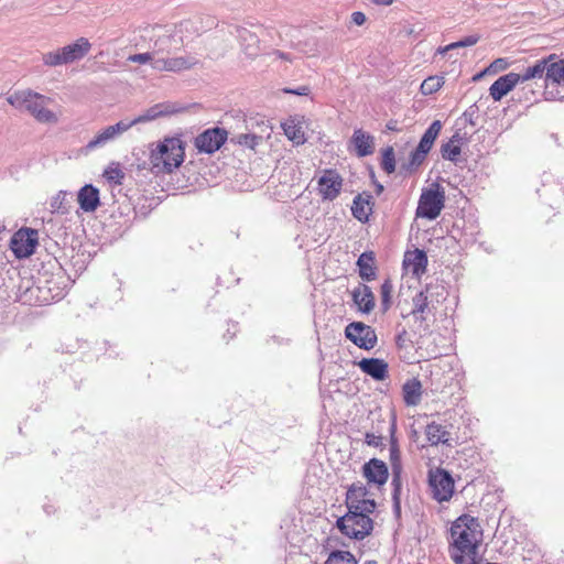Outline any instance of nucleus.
<instances>
[{
  "mask_svg": "<svg viewBox=\"0 0 564 564\" xmlns=\"http://www.w3.org/2000/svg\"><path fill=\"white\" fill-rule=\"evenodd\" d=\"M484 530L478 518L464 513L449 528V556L454 564H480Z\"/></svg>",
  "mask_w": 564,
  "mask_h": 564,
  "instance_id": "f257e3e1",
  "label": "nucleus"
},
{
  "mask_svg": "<svg viewBox=\"0 0 564 564\" xmlns=\"http://www.w3.org/2000/svg\"><path fill=\"white\" fill-rule=\"evenodd\" d=\"M7 100L17 109H25L39 122L56 123L58 121L57 115L47 108L52 99L31 89L17 90L10 94Z\"/></svg>",
  "mask_w": 564,
  "mask_h": 564,
  "instance_id": "f03ea898",
  "label": "nucleus"
},
{
  "mask_svg": "<svg viewBox=\"0 0 564 564\" xmlns=\"http://www.w3.org/2000/svg\"><path fill=\"white\" fill-rule=\"evenodd\" d=\"M185 148L180 138H165L151 150L149 161L152 169L171 173L184 162Z\"/></svg>",
  "mask_w": 564,
  "mask_h": 564,
  "instance_id": "7ed1b4c3",
  "label": "nucleus"
},
{
  "mask_svg": "<svg viewBox=\"0 0 564 564\" xmlns=\"http://www.w3.org/2000/svg\"><path fill=\"white\" fill-rule=\"evenodd\" d=\"M533 79H543L545 87H564V56L552 53L529 66Z\"/></svg>",
  "mask_w": 564,
  "mask_h": 564,
  "instance_id": "20e7f679",
  "label": "nucleus"
},
{
  "mask_svg": "<svg viewBox=\"0 0 564 564\" xmlns=\"http://www.w3.org/2000/svg\"><path fill=\"white\" fill-rule=\"evenodd\" d=\"M335 527L347 539L362 541L372 534L375 519L372 516L347 511L336 520Z\"/></svg>",
  "mask_w": 564,
  "mask_h": 564,
  "instance_id": "39448f33",
  "label": "nucleus"
},
{
  "mask_svg": "<svg viewBox=\"0 0 564 564\" xmlns=\"http://www.w3.org/2000/svg\"><path fill=\"white\" fill-rule=\"evenodd\" d=\"M347 511L373 516L377 509L375 494L361 481L351 484L345 496Z\"/></svg>",
  "mask_w": 564,
  "mask_h": 564,
  "instance_id": "423d86ee",
  "label": "nucleus"
},
{
  "mask_svg": "<svg viewBox=\"0 0 564 564\" xmlns=\"http://www.w3.org/2000/svg\"><path fill=\"white\" fill-rule=\"evenodd\" d=\"M445 206V192L434 183L421 193L415 215L417 218L436 219Z\"/></svg>",
  "mask_w": 564,
  "mask_h": 564,
  "instance_id": "0eeeda50",
  "label": "nucleus"
},
{
  "mask_svg": "<svg viewBox=\"0 0 564 564\" xmlns=\"http://www.w3.org/2000/svg\"><path fill=\"white\" fill-rule=\"evenodd\" d=\"M91 44L86 37H79L74 43L58 48L54 52H48L43 55V62L47 66H58L69 64L75 61L82 59L88 54Z\"/></svg>",
  "mask_w": 564,
  "mask_h": 564,
  "instance_id": "6e6552de",
  "label": "nucleus"
},
{
  "mask_svg": "<svg viewBox=\"0 0 564 564\" xmlns=\"http://www.w3.org/2000/svg\"><path fill=\"white\" fill-rule=\"evenodd\" d=\"M429 486L432 497L438 502L449 501L454 495V480L449 473L442 468L429 471Z\"/></svg>",
  "mask_w": 564,
  "mask_h": 564,
  "instance_id": "1a4fd4ad",
  "label": "nucleus"
},
{
  "mask_svg": "<svg viewBox=\"0 0 564 564\" xmlns=\"http://www.w3.org/2000/svg\"><path fill=\"white\" fill-rule=\"evenodd\" d=\"M37 245V230L28 227L15 231L10 240V249L18 259L29 258L32 256Z\"/></svg>",
  "mask_w": 564,
  "mask_h": 564,
  "instance_id": "9d476101",
  "label": "nucleus"
},
{
  "mask_svg": "<svg viewBox=\"0 0 564 564\" xmlns=\"http://www.w3.org/2000/svg\"><path fill=\"white\" fill-rule=\"evenodd\" d=\"M345 336L360 349L370 350L378 341L376 330L362 322L349 323L345 328Z\"/></svg>",
  "mask_w": 564,
  "mask_h": 564,
  "instance_id": "9b49d317",
  "label": "nucleus"
},
{
  "mask_svg": "<svg viewBox=\"0 0 564 564\" xmlns=\"http://www.w3.org/2000/svg\"><path fill=\"white\" fill-rule=\"evenodd\" d=\"M529 80H532V78L528 66L521 74L511 72L500 76L489 87V95L495 101H500L506 95L512 91L518 84Z\"/></svg>",
  "mask_w": 564,
  "mask_h": 564,
  "instance_id": "f8f14e48",
  "label": "nucleus"
},
{
  "mask_svg": "<svg viewBox=\"0 0 564 564\" xmlns=\"http://www.w3.org/2000/svg\"><path fill=\"white\" fill-rule=\"evenodd\" d=\"M344 180L334 169H325L317 178V193L323 200L336 199L343 189Z\"/></svg>",
  "mask_w": 564,
  "mask_h": 564,
  "instance_id": "ddd939ff",
  "label": "nucleus"
},
{
  "mask_svg": "<svg viewBox=\"0 0 564 564\" xmlns=\"http://www.w3.org/2000/svg\"><path fill=\"white\" fill-rule=\"evenodd\" d=\"M174 44H175V46H174L175 48H180L183 45V40L181 37L176 39L172 34H165V35L160 36L154 42V51L152 53L134 54V55L129 56L128 59L131 62H134V63H139V64H145V63L152 64L153 59H155L158 57V55L170 54Z\"/></svg>",
  "mask_w": 564,
  "mask_h": 564,
  "instance_id": "4468645a",
  "label": "nucleus"
},
{
  "mask_svg": "<svg viewBox=\"0 0 564 564\" xmlns=\"http://www.w3.org/2000/svg\"><path fill=\"white\" fill-rule=\"evenodd\" d=\"M364 478L367 480V487L371 489L376 487L381 489L389 478L388 466L384 462L378 458H371L369 462L364 464L361 469Z\"/></svg>",
  "mask_w": 564,
  "mask_h": 564,
  "instance_id": "2eb2a0df",
  "label": "nucleus"
},
{
  "mask_svg": "<svg viewBox=\"0 0 564 564\" xmlns=\"http://www.w3.org/2000/svg\"><path fill=\"white\" fill-rule=\"evenodd\" d=\"M228 133L225 129H207L195 139V147L199 152L212 154L226 142Z\"/></svg>",
  "mask_w": 564,
  "mask_h": 564,
  "instance_id": "dca6fc26",
  "label": "nucleus"
},
{
  "mask_svg": "<svg viewBox=\"0 0 564 564\" xmlns=\"http://www.w3.org/2000/svg\"><path fill=\"white\" fill-rule=\"evenodd\" d=\"M197 61L191 56L164 57L158 55L152 62V68L156 72L180 73L193 68Z\"/></svg>",
  "mask_w": 564,
  "mask_h": 564,
  "instance_id": "f3484780",
  "label": "nucleus"
},
{
  "mask_svg": "<svg viewBox=\"0 0 564 564\" xmlns=\"http://www.w3.org/2000/svg\"><path fill=\"white\" fill-rule=\"evenodd\" d=\"M427 262L429 260L425 251L417 248L406 250L402 262L404 273L411 274L415 279H421V276L426 272Z\"/></svg>",
  "mask_w": 564,
  "mask_h": 564,
  "instance_id": "a211bd4d",
  "label": "nucleus"
},
{
  "mask_svg": "<svg viewBox=\"0 0 564 564\" xmlns=\"http://www.w3.org/2000/svg\"><path fill=\"white\" fill-rule=\"evenodd\" d=\"M132 127V123L128 121H119L113 126H108L100 132H98L87 144V149L94 150L99 147H104L108 142L115 140L118 135L128 131Z\"/></svg>",
  "mask_w": 564,
  "mask_h": 564,
  "instance_id": "6ab92c4d",
  "label": "nucleus"
},
{
  "mask_svg": "<svg viewBox=\"0 0 564 564\" xmlns=\"http://www.w3.org/2000/svg\"><path fill=\"white\" fill-rule=\"evenodd\" d=\"M442 129V123L440 120H435L431 123V126L427 128V130L422 135L420 143L413 153L412 161L421 163L425 155L430 152L432 149L434 141L436 140L437 135L440 134Z\"/></svg>",
  "mask_w": 564,
  "mask_h": 564,
  "instance_id": "aec40b11",
  "label": "nucleus"
},
{
  "mask_svg": "<svg viewBox=\"0 0 564 564\" xmlns=\"http://www.w3.org/2000/svg\"><path fill=\"white\" fill-rule=\"evenodd\" d=\"M359 369L377 381H383L389 376V366L383 359L364 358L357 362Z\"/></svg>",
  "mask_w": 564,
  "mask_h": 564,
  "instance_id": "412c9836",
  "label": "nucleus"
},
{
  "mask_svg": "<svg viewBox=\"0 0 564 564\" xmlns=\"http://www.w3.org/2000/svg\"><path fill=\"white\" fill-rule=\"evenodd\" d=\"M425 438L431 446H437L440 444L452 446V437L451 432L446 429V426L431 422L425 426L424 430Z\"/></svg>",
  "mask_w": 564,
  "mask_h": 564,
  "instance_id": "4be33fe9",
  "label": "nucleus"
},
{
  "mask_svg": "<svg viewBox=\"0 0 564 564\" xmlns=\"http://www.w3.org/2000/svg\"><path fill=\"white\" fill-rule=\"evenodd\" d=\"M373 198L368 193L358 194L352 202L351 213L356 219L367 223L372 214Z\"/></svg>",
  "mask_w": 564,
  "mask_h": 564,
  "instance_id": "5701e85b",
  "label": "nucleus"
},
{
  "mask_svg": "<svg viewBox=\"0 0 564 564\" xmlns=\"http://www.w3.org/2000/svg\"><path fill=\"white\" fill-rule=\"evenodd\" d=\"M77 202L84 212L93 213L100 205L99 191L90 184L85 185L77 194Z\"/></svg>",
  "mask_w": 564,
  "mask_h": 564,
  "instance_id": "b1692460",
  "label": "nucleus"
},
{
  "mask_svg": "<svg viewBox=\"0 0 564 564\" xmlns=\"http://www.w3.org/2000/svg\"><path fill=\"white\" fill-rule=\"evenodd\" d=\"M285 137L295 145L304 144L306 141L303 129V121L296 117H291L281 123Z\"/></svg>",
  "mask_w": 564,
  "mask_h": 564,
  "instance_id": "393cba45",
  "label": "nucleus"
},
{
  "mask_svg": "<svg viewBox=\"0 0 564 564\" xmlns=\"http://www.w3.org/2000/svg\"><path fill=\"white\" fill-rule=\"evenodd\" d=\"M350 142L355 147L356 153L359 158L370 155L375 151L373 137L361 129H356L354 131Z\"/></svg>",
  "mask_w": 564,
  "mask_h": 564,
  "instance_id": "a878e982",
  "label": "nucleus"
},
{
  "mask_svg": "<svg viewBox=\"0 0 564 564\" xmlns=\"http://www.w3.org/2000/svg\"><path fill=\"white\" fill-rule=\"evenodd\" d=\"M423 388L417 378L406 380L402 386V397L406 406H416L422 399Z\"/></svg>",
  "mask_w": 564,
  "mask_h": 564,
  "instance_id": "bb28decb",
  "label": "nucleus"
},
{
  "mask_svg": "<svg viewBox=\"0 0 564 564\" xmlns=\"http://www.w3.org/2000/svg\"><path fill=\"white\" fill-rule=\"evenodd\" d=\"M352 300L362 313H370L375 308V295L368 285H360L352 291Z\"/></svg>",
  "mask_w": 564,
  "mask_h": 564,
  "instance_id": "cd10ccee",
  "label": "nucleus"
},
{
  "mask_svg": "<svg viewBox=\"0 0 564 564\" xmlns=\"http://www.w3.org/2000/svg\"><path fill=\"white\" fill-rule=\"evenodd\" d=\"M359 275L362 280L372 281L376 278L375 253L366 251L357 260Z\"/></svg>",
  "mask_w": 564,
  "mask_h": 564,
  "instance_id": "c85d7f7f",
  "label": "nucleus"
},
{
  "mask_svg": "<svg viewBox=\"0 0 564 564\" xmlns=\"http://www.w3.org/2000/svg\"><path fill=\"white\" fill-rule=\"evenodd\" d=\"M445 84L444 76H430L423 80L420 87V91L424 96H429L437 93Z\"/></svg>",
  "mask_w": 564,
  "mask_h": 564,
  "instance_id": "c756f323",
  "label": "nucleus"
},
{
  "mask_svg": "<svg viewBox=\"0 0 564 564\" xmlns=\"http://www.w3.org/2000/svg\"><path fill=\"white\" fill-rule=\"evenodd\" d=\"M324 564H358V562L349 551L336 550L329 553Z\"/></svg>",
  "mask_w": 564,
  "mask_h": 564,
  "instance_id": "7c9ffc66",
  "label": "nucleus"
},
{
  "mask_svg": "<svg viewBox=\"0 0 564 564\" xmlns=\"http://www.w3.org/2000/svg\"><path fill=\"white\" fill-rule=\"evenodd\" d=\"M162 107H163L162 105H155V106L149 108L143 115H141L128 122L132 123V127H133L137 123L148 122V121L154 120L161 116H164L167 113V111L162 110Z\"/></svg>",
  "mask_w": 564,
  "mask_h": 564,
  "instance_id": "2f4dec72",
  "label": "nucleus"
},
{
  "mask_svg": "<svg viewBox=\"0 0 564 564\" xmlns=\"http://www.w3.org/2000/svg\"><path fill=\"white\" fill-rule=\"evenodd\" d=\"M429 289L426 288L424 291L419 292L413 297V308L412 314H423L425 310L429 306V295H427Z\"/></svg>",
  "mask_w": 564,
  "mask_h": 564,
  "instance_id": "473e14b6",
  "label": "nucleus"
},
{
  "mask_svg": "<svg viewBox=\"0 0 564 564\" xmlns=\"http://www.w3.org/2000/svg\"><path fill=\"white\" fill-rule=\"evenodd\" d=\"M460 154V145L455 140H449L442 148V155L444 159L455 162Z\"/></svg>",
  "mask_w": 564,
  "mask_h": 564,
  "instance_id": "72a5a7b5",
  "label": "nucleus"
},
{
  "mask_svg": "<svg viewBox=\"0 0 564 564\" xmlns=\"http://www.w3.org/2000/svg\"><path fill=\"white\" fill-rule=\"evenodd\" d=\"M381 167L388 174H391L395 171V158L392 147H388L387 149L383 150Z\"/></svg>",
  "mask_w": 564,
  "mask_h": 564,
  "instance_id": "f704fd0d",
  "label": "nucleus"
},
{
  "mask_svg": "<svg viewBox=\"0 0 564 564\" xmlns=\"http://www.w3.org/2000/svg\"><path fill=\"white\" fill-rule=\"evenodd\" d=\"M478 40H479L478 36L469 35V36L465 37L464 40L451 43V44H448V45H446L444 47H440L437 50V53L445 54L448 51H452L454 48L471 46V45H475L478 42Z\"/></svg>",
  "mask_w": 564,
  "mask_h": 564,
  "instance_id": "c9c22d12",
  "label": "nucleus"
},
{
  "mask_svg": "<svg viewBox=\"0 0 564 564\" xmlns=\"http://www.w3.org/2000/svg\"><path fill=\"white\" fill-rule=\"evenodd\" d=\"M393 292V284L391 280L387 279L383 281L380 288L381 295V304L384 311H387L391 305V295Z\"/></svg>",
  "mask_w": 564,
  "mask_h": 564,
  "instance_id": "e433bc0d",
  "label": "nucleus"
},
{
  "mask_svg": "<svg viewBox=\"0 0 564 564\" xmlns=\"http://www.w3.org/2000/svg\"><path fill=\"white\" fill-rule=\"evenodd\" d=\"M104 176L109 182L121 184L124 174L118 165L111 164L105 170Z\"/></svg>",
  "mask_w": 564,
  "mask_h": 564,
  "instance_id": "4c0bfd02",
  "label": "nucleus"
},
{
  "mask_svg": "<svg viewBox=\"0 0 564 564\" xmlns=\"http://www.w3.org/2000/svg\"><path fill=\"white\" fill-rule=\"evenodd\" d=\"M509 66L510 63L507 58H497L484 70V74H497L506 70Z\"/></svg>",
  "mask_w": 564,
  "mask_h": 564,
  "instance_id": "58836bf2",
  "label": "nucleus"
},
{
  "mask_svg": "<svg viewBox=\"0 0 564 564\" xmlns=\"http://www.w3.org/2000/svg\"><path fill=\"white\" fill-rule=\"evenodd\" d=\"M260 141H261V137H259L257 134H252V133L240 134L238 138V142L241 145H246L252 150H254L257 148V145L260 143Z\"/></svg>",
  "mask_w": 564,
  "mask_h": 564,
  "instance_id": "ea45409f",
  "label": "nucleus"
},
{
  "mask_svg": "<svg viewBox=\"0 0 564 564\" xmlns=\"http://www.w3.org/2000/svg\"><path fill=\"white\" fill-rule=\"evenodd\" d=\"M392 485H393V488H394L393 498L395 500H398V496H399L400 490H401V479H400L399 471H395V470L393 471Z\"/></svg>",
  "mask_w": 564,
  "mask_h": 564,
  "instance_id": "a19ab883",
  "label": "nucleus"
},
{
  "mask_svg": "<svg viewBox=\"0 0 564 564\" xmlns=\"http://www.w3.org/2000/svg\"><path fill=\"white\" fill-rule=\"evenodd\" d=\"M351 21L356 25H362L366 22V15L364 12L356 11L351 14Z\"/></svg>",
  "mask_w": 564,
  "mask_h": 564,
  "instance_id": "79ce46f5",
  "label": "nucleus"
},
{
  "mask_svg": "<svg viewBox=\"0 0 564 564\" xmlns=\"http://www.w3.org/2000/svg\"><path fill=\"white\" fill-rule=\"evenodd\" d=\"M285 93H290V94H294V95H299V96H307L310 94V87L302 86V87L297 88L296 90L285 89Z\"/></svg>",
  "mask_w": 564,
  "mask_h": 564,
  "instance_id": "37998d69",
  "label": "nucleus"
},
{
  "mask_svg": "<svg viewBox=\"0 0 564 564\" xmlns=\"http://www.w3.org/2000/svg\"><path fill=\"white\" fill-rule=\"evenodd\" d=\"M377 6H391L394 0H371Z\"/></svg>",
  "mask_w": 564,
  "mask_h": 564,
  "instance_id": "c03bdc74",
  "label": "nucleus"
},
{
  "mask_svg": "<svg viewBox=\"0 0 564 564\" xmlns=\"http://www.w3.org/2000/svg\"><path fill=\"white\" fill-rule=\"evenodd\" d=\"M387 128L392 131H399L398 122L393 120L388 122Z\"/></svg>",
  "mask_w": 564,
  "mask_h": 564,
  "instance_id": "a18cd8bd",
  "label": "nucleus"
},
{
  "mask_svg": "<svg viewBox=\"0 0 564 564\" xmlns=\"http://www.w3.org/2000/svg\"><path fill=\"white\" fill-rule=\"evenodd\" d=\"M4 230V226L0 223V234Z\"/></svg>",
  "mask_w": 564,
  "mask_h": 564,
  "instance_id": "49530a36",
  "label": "nucleus"
},
{
  "mask_svg": "<svg viewBox=\"0 0 564 564\" xmlns=\"http://www.w3.org/2000/svg\"><path fill=\"white\" fill-rule=\"evenodd\" d=\"M366 564H376L375 562H367Z\"/></svg>",
  "mask_w": 564,
  "mask_h": 564,
  "instance_id": "de8ad7c7",
  "label": "nucleus"
}]
</instances>
